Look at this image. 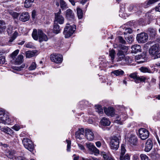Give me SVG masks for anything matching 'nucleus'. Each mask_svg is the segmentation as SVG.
<instances>
[{"label":"nucleus","mask_w":160,"mask_h":160,"mask_svg":"<svg viewBox=\"0 0 160 160\" xmlns=\"http://www.w3.org/2000/svg\"><path fill=\"white\" fill-rule=\"evenodd\" d=\"M23 55L22 54L19 55L15 61V64L16 65L21 64L23 62Z\"/></svg>","instance_id":"obj_23"},{"label":"nucleus","mask_w":160,"mask_h":160,"mask_svg":"<svg viewBox=\"0 0 160 160\" xmlns=\"http://www.w3.org/2000/svg\"><path fill=\"white\" fill-rule=\"evenodd\" d=\"M7 127H2L1 126H0V130H1L2 131H3L5 132H6V128Z\"/></svg>","instance_id":"obj_60"},{"label":"nucleus","mask_w":160,"mask_h":160,"mask_svg":"<svg viewBox=\"0 0 160 160\" xmlns=\"http://www.w3.org/2000/svg\"><path fill=\"white\" fill-rule=\"evenodd\" d=\"M75 135L76 138L78 139L79 140L82 139L83 137V136H81L80 134H79L78 132H76Z\"/></svg>","instance_id":"obj_50"},{"label":"nucleus","mask_w":160,"mask_h":160,"mask_svg":"<svg viewBox=\"0 0 160 160\" xmlns=\"http://www.w3.org/2000/svg\"><path fill=\"white\" fill-rule=\"evenodd\" d=\"M127 140L131 145H136L138 142L137 137L134 134H130L128 136Z\"/></svg>","instance_id":"obj_9"},{"label":"nucleus","mask_w":160,"mask_h":160,"mask_svg":"<svg viewBox=\"0 0 160 160\" xmlns=\"http://www.w3.org/2000/svg\"><path fill=\"white\" fill-rule=\"evenodd\" d=\"M66 141L67 144V151L69 152L70 151V150L71 141L68 140H66Z\"/></svg>","instance_id":"obj_46"},{"label":"nucleus","mask_w":160,"mask_h":160,"mask_svg":"<svg viewBox=\"0 0 160 160\" xmlns=\"http://www.w3.org/2000/svg\"><path fill=\"white\" fill-rule=\"evenodd\" d=\"M153 143L152 140L150 139H148L146 143V145L145 148V151L146 152H149L152 148Z\"/></svg>","instance_id":"obj_18"},{"label":"nucleus","mask_w":160,"mask_h":160,"mask_svg":"<svg viewBox=\"0 0 160 160\" xmlns=\"http://www.w3.org/2000/svg\"><path fill=\"white\" fill-rule=\"evenodd\" d=\"M15 152L12 150L6 149L5 150V155L9 158L13 159L14 158Z\"/></svg>","instance_id":"obj_15"},{"label":"nucleus","mask_w":160,"mask_h":160,"mask_svg":"<svg viewBox=\"0 0 160 160\" xmlns=\"http://www.w3.org/2000/svg\"><path fill=\"white\" fill-rule=\"evenodd\" d=\"M13 29L12 27L11 26H9L7 30V32L8 35H10L13 32Z\"/></svg>","instance_id":"obj_47"},{"label":"nucleus","mask_w":160,"mask_h":160,"mask_svg":"<svg viewBox=\"0 0 160 160\" xmlns=\"http://www.w3.org/2000/svg\"><path fill=\"white\" fill-rule=\"evenodd\" d=\"M95 144L97 147L99 148L101 146V143L100 141H97L95 142Z\"/></svg>","instance_id":"obj_58"},{"label":"nucleus","mask_w":160,"mask_h":160,"mask_svg":"<svg viewBox=\"0 0 160 160\" xmlns=\"http://www.w3.org/2000/svg\"><path fill=\"white\" fill-rule=\"evenodd\" d=\"M141 160H150L148 157L145 154H141L140 155Z\"/></svg>","instance_id":"obj_40"},{"label":"nucleus","mask_w":160,"mask_h":160,"mask_svg":"<svg viewBox=\"0 0 160 160\" xmlns=\"http://www.w3.org/2000/svg\"><path fill=\"white\" fill-rule=\"evenodd\" d=\"M36 52L34 51H27L26 52V58H30L36 55Z\"/></svg>","instance_id":"obj_26"},{"label":"nucleus","mask_w":160,"mask_h":160,"mask_svg":"<svg viewBox=\"0 0 160 160\" xmlns=\"http://www.w3.org/2000/svg\"><path fill=\"white\" fill-rule=\"evenodd\" d=\"M20 128V127L18 125H15L12 127V129L17 131H18Z\"/></svg>","instance_id":"obj_52"},{"label":"nucleus","mask_w":160,"mask_h":160,"mask_svg":"<svg viewBox=\"0 0 160 160\" xmlns=\"http://www.w3.org/2000/svg\"><path fill=\"white\" fill-rule=\"evenodd\" d=\"M119 139L116 136H114L111 138L109 142L110 148L113 150L116 151L119 147Z\"/></svg>","instance_id":"obj_4"},{"label":"nucleus","mask_w":160,"mask_h":160,"mask_svg":"<svg viewBox=\"0 0 160 160\" xmlns=\"http://www.w3.org/2000/svg\"><path fill=\"white\" fill-rule=\"evenodd\" d=\"M34 1V0H26L24 2V7L26 8L30 7Z\"/></svg>","instance_id":"obj_28"},{"label":"nucleus","mask_w":160,"mask_h":160,"mask_svg":"<svg viewBox=\"0 0 160 160\" xmlns=\"http://www.w3.org/2000/svg\"><path fill=\"white\" fill-rule=\"evenodd\" d=\"M131 52L133 53H137L141 52L142 49L141 46L138 44H135L131 47Z\"/></svg>","instance_id":"obj_19"},{"label":"nucleus","mask_w":160,"mask_h":160,"mask_svg":"<svg viewBox=\"0 0 160 160\" xmlns=\"http://www.w3.org/2000/svg\"><path fill=\"white\" fill-rule=\"evenodd\" d=\"M5 133L11 135L13 133V132L10 128L8 127L6 128V130Z\"/></svg>","instance_id":"obj_48"},{"label":"nucleus","mask_w":160,"mask_h":160,"mask_svg":"<svg viewBox=\"0 0 160 160\" xmlns=\"http://www.w3.org/2000/svg\"><path fill=\"white\" fill-rule=\"evenodd\" d=\"M115 117L116 119L114 121V122L120 124H122V122L124 120L122 119H125L127 118V116L125 114L121 115L120 116L116 115H115Z\"/></svg>","instance_id":"obj_16"},{"label":"nucleus","mask_w":160,"mask_h":160,"mask_svg":"<svg viewBox=\"0 0 160 160\" xmlns=\"http://www.w3.org/2000/svg\"><path fill=\"white\" fill-rule=\"evenodd\" d=\"M101 124L103 126H108L110 125L111 122L107 118H103L101 120Z\"/></svg>","instance_id":"obj_22"},{"label":"nucleus","mask_w":160,"mask_h":160,"mask_svg":"<svg viewBox=\"0 0 160 160\" xmlns=\"http://www.w3.org/2000/svg\"><path fill=\"white\" fill-rule=\"evenodd\" d=\"M22 142L26 149L31 152L33 151L34 148L33 144L30 139L24 138L22 140Z\"/></svg>","instance_id":"obj_6"},{"label":"nucleus","mask_w":160,"mask_h":160,"mask_svg":"<svg viewBox=\"0 0 160 160\" xmlns=\"http://www.w3.org/2000/svg\"><path fill=\"white\" fill-rule=\"evenodd\" d=\"M125 145L124 144H122L121 145V152L120 153V155H124L125 154L126 150L125 148Z\"/></svg>","instance_id":"obj_38"},{"label":"nucleus","mask_w":160,"mask_h":160,"mask_svg":"<svg viewBox=\"0 0 160 160\" xmlns=\"http://www.w3.org/2000/svg\"><path fill=\"white\" fill-rule=\"evenodd\" d=\"M0 123L4 124H9L10 123V119L5 111L0 109Z\"/></svg>","instance_id":"obj_5"},{"label":"nucleus","mask_w":160,"mask_h":160,"mask_svg":"<svg viewBox=\"0 0 160 160\" xmlns=\"http://www.w3.org/2000/svg\"><path fill=\"white\" fill-rule=\"evenodd\" d=\"M122 11L123 12V10H121L119 12V16L122 18H124L125 16V14H124L123 13H122Z\"/></svg>","instance_id":"obj_56"},{"label":"nucleus","mask_w":160,"mask_h":160,"mask_svg":"<svg viewBox=\"0 0 160 160\" xmlns=\"http://www.w3.org/2000/svg\"><path fill=\"white\" fill-rule=\"evenodd\" d=\"M32 36L35 40H37L39 39L40 42L47 41L48 39L47 36L40 29H38V32L36 29H34L32 34Z\"/></svg>","instance_id":"obj_2"},{"label":"nucleus","mask_w":160,"mask_h":160,"mask_svg":"<svg viewBox=\"0 0 160 160\" xmlns=\"http://www.w3.org/2000/svg\"><path fill=\"white\" fill-rule=\"evenodd\" d=\"M36 68V64L34 62L32 63L31 65L29 68V70H33L35 69Z\"/></svg>","instance_id":"obj_44"},{"label":"nucleus","mask_w":160,"mask_h":160,"mask_svg":"<svg viewBox=\"0 0 160 160\" xmlns=\"http://www.w3.org/2000/svg\"><path fill=\"white\" fill-rule=\"evenodd\" d=\"M78 146L79 147V148L80 149H81V150H83L84 149V147L82 145L80 144H78Z\"/></svg>","instance_id":"obj_64"},{"label":"nucleus","mask_w":160,"mask_h":160,"mask_svg":"<svg viewBox=\"0 0 160 160\" xmlns=\"http://www.w3.org/2000/svg\"><path fill=\"white\" fill-rule=\"evenodd\" d=\"M129 76L133 78L136 83H138L141 82H144L146 78L143 76L139 77L135 73H132Z\"/></svg>","instance_id":"obj_12"},{"label":"nucleus","mask_w":160,"mask_h":160,"mask_svg":"<svg viewBox=\"0 0 160 160\" xmlns=\"http://www.w3.org/2000/svg\"><path fill=\"white\" fill-rule=\"evenodd\" d=\"M15 39V38H13L12 37H11L9 40L8 42L9 43V44H11V42H12Z\"/></svg>","instance_id":"obj_63"},{"label":"nucleus","mask_w":160,"mask_h":160,"mask_svg":"<svg viewBox=\"0 0 160 160\" xmlns=\"http://www.w3.org/2000/svg\"><path fill=\"white\" fill-rule=\"evenodd\" d=\"M155 11L160 12V3L158 4V5L156 7Z\"/></svg>","instance_id":"obj_59"},{"label":"nucleus","mask_w":160,"mask_h":160,"mask_svg":"<svg viewBox=\"0 0 160 160\" xmlns=\"http://www.w3.org/2000/svg\"><path fill=\"white\" fill-rule=\"evenodd\" d=\"M58 21H54L53 25V32L54 33L58 34L60 32L61 29H60L59 26L57 24Z\"/></svg>","instance_id":"obj_20"},{"label":"nucleus","mask_w":160,"mask_h":160,"mask_svg":"<svg viewBox=\"0 0 160 160\" xmlns=\"http://www.w3.org/2000/svg\"><path fill=\"white\" fill-rule=\"evenodd\" d=\"M19 52V50L18 49H17L13 52L11 54V57L13 59L15 58V57L18 55Z\"/></svg>","instance_id":"obj_42"},{"label":"nucleus","mask_w":160,"mask_h":160,"mask_svg":"<svg viewBox=\"0 0 160 160\" xmlns=\"http://www.w3.org/2000/svg\"><path fill=\"white\" fill-rule=\"evenodd\" d=\"M102 155L105 160H114L112 158L108 156L105 152L102 154Z\"/></svg>","instance_id":"obj_41"},{"label":"nucleus","mask_w":160,"mask_h":160,"mask_svg":"<svg viewBox=\"0 0 160 160\" xmlns=\"http://www.w3.org/2000/svg\"><path fill=\"white\" fill-rule=\"evenodd\" d=\"M138 132L139 136L142 140H145L149 136V132L145 128H140L138 130Z\"/></svg>","instance_id":"obj_10"},{"label":"nucleus","mask_w":160,"mask_h":160,"mask_svg":"<svg viewBox=\"0 0 160 160\" xmlns=\"http://www.w3.org/2000/svg\"><path fill=\"white\" fill-rule=\"evenodd\" d=\"M11 15L13 17V18L15 19L18 17V14L17 12H14Z\"/></svg>","instance_id":"obj_54"},{"label":"nucleus","mask_w":160,"mask_h":160,"mask_svg":"<svg viewBox=\"0 0 160 160\" xmlns=\"http://www.w3.org/2000/svg\"><path fill=\"white\" fill-rule=\"evenodd\" d=\"M66 17L68 19H73L74 18V15L72 11L70 9H68L65 12Z\"/></svg>","instance_id":"obj_21"},{"label":"nucleus","mask_w":160,"mask_h":160,"mask_svg":"<svg viewBox=\"0 0 160 160\" xmlns=\"http://www.w3.org/2000/svg\"><path fill=\"white\" fill-rule=\"evenodd\" d=\"M87 147L90 151L94 153L95 154H99V150L96 147L93 143H90L87 144Z\"/></svg>","instance_id":"obj_13"},{"label":"nucleus","mask_w":160,"mask_h":160,"mask_svg":"<svg viewBox=\"0 0 160 160\" xmlns=\"http://www.w3.org/2000/svg\"><path fill=\"white\" fill-rule=\"evenodd\" d=\"M5 58L4 57H0V64H3L5 62Z\"/></svg>","instance_id":"obj_53"},{"label":"nucleus","mask_w":160,"mask_h":160,"mask_svg":"<svg viewBox=\"0 0 160 160\" xmlns=\"http://www.w3.org/2000/svg\"><path fill=\"white\" fill-rule=\"evenodd\" d=\"M25 45L27 48H31L32 46V45L31 43V42H29L28 43L25 44Z\"/></svg>","instance_id":"obj_61"},{"label":"nucleus","mask_w":160,"mask_h":160,"mask_svg":"<svg viewBox=\"0 0 160 160\" xmlns=\"http://www.w3.org/2000/svg\"><path fill=\"white\" fill-rule=\"evenodd\" d=\"M112 73H113L117 76H118L123 74L124 72L121 70L119 69L114 70L112 72Z\"/></svg>","instance_id":"obj_34"},{"label":"nucleus","mask_w":160,"mask_h":160,"mask_svg":"<svg viewBox=\"0 0 160 160\" xmlns=\"http://www.w3.org/2000/svg\"><path fill=\"white\" fill-rule=\"evenodd\" d=\"M36 12L35 10H33L32 12V16L33 19H35L36 15Z\"/></svg>","instance_id":"obj_57"},{"label":"nucleus","mask_w":160,"mask_h":160,"mask_svg":"<svg viewBox=\"0 0 160 160\" xmlns=\"http://www.w3.org/2000/svg\"><path fill=\"white\" fill-rule=\"evenodd\" d=\"M3 21H0V33L3 32L6 28Z\"/></svg>","instance_id":"obj_32"},{"label":"nucleus","mask_w":160,"mask_h":160,"mask_svg":"<svg viewBox=\"0 0 160 160\" xmlns=\"http://www.w3.org/2000/svg\"><path fill=\"white\" fill-rule=\"evenodd\" d=\"M148 31L151 37L152 38L155 37L156 34V31L155 29L150 28L148 29Z\"/></svg>","instance_id":"obj_27"},{"label":"nucleus","mask_w":160,"mask_h":160,"mask_svg":"<svg viewBox=\"0 0 160 160\" xmlns=\"http://www.w3.org/2000/svg\"><path fill=\"white\" fill-rule=\"evenodd\" d=\"M95 109L96 111L98 112L99 114H102L103 113V109L101 106L100 105H95Z\"/></svg>","instance_id":"obj_33"},{"label":"nucleus","mask_w":160,"mask_h":160,"mask_svg":"<svg viewBox=\"0 0 160 160\" xmlns=\"http://www.w3.org/2000/svg\"><path fill=\"white\" fill-rule=\"evenodd\" d=\"M76 132H78L79 134H80L81 136H84V129L83 128L79 129Z\"/></svg>","instance_id":"obj_51"},{"label":"nucleus","mask_w":160,"mask_h":160,"mask_svg":"<svg viewBox=\"0 0 160 160\" xmlns=\"http://www.w3.org/2000/svg\"><path fill=\"white\" fill-rule=\"evenodd\" d=\"M76 29V26L74 24L70 25L67 24L64 28L63 32V34L65 38H68L74 33Z\"/></svg>","instance_id":"obj_3"},{"label":"nucleus","mask_w":160,"mask_h":160,"mask_svg":"<svg viewBox=\"0 0 160 160\" xmlns=\"http://www.w3.org/2000/svg\"><path fill=\"white\" fill-rule=\"evenodd\" d=\"M104 110L105 114L108 116L112 117L114 114V108L112 107H109L108 108H105Z\"/></svg>","instance_id":"obj_17"},{"label":"nucleus","mask_w":160,"mask_h":160,"mask_svg":"<svg viewBox=\"0 0 160 160\" xmlns=\"http://www.w3.org/2000/svg\"><path fill=\"white\" fill-rule=\"evenodd\" d=\"M136 39L139 43H144L148 41V36L146 33L142 32L137 35Z\"/></svg>","instance_id":"obj_8"},{"label":"nucleus","mask_w":160,"mask_h":160,"mask_svg":"<svg viewBox=\"0 0 160 160\" xmlns=\"http://www.w3.org/2000/svg\"><path fill=\"white\" fill-rule=\"evenodd\" d=\"M160 51V47L158 44H155L152 46L149 50V53L150 55L155 57L156 58L157 55Z\"/></svg>","instance_id":"obj_7"},{"label":"nucleus","mask_w":160,"mask_h":160,"mask_svg":"<svg viewBox=\"0 0 160 160\" xmlns=\"http://www.w3.org/2000/svg\"><path fill=\"white\" fill-rule=\"evenodd\" d=\"M158 0H148L146 3L147 6L146 7H148V6L152 4L157 2Z\"/></svg>","instance_id":"obj_43"},{"label":"nucleus","mask_w":160,"mask_h":160,"mask_svg":"<svg viewBox=\"0 0 160 160\" xmlns=\"http://www.w3.org/2000/svg\"><path fill=\"white\" fill-rule=\"evenodd\" d=\"M117 39L118 40L119 42L122 44H125L126 41L124 40L123 38L121 36H118Z\"/></svg>","instance_id":"obj_45"},{"label":"nucleus","mask_w":160,"mask_h":160,"mask_svg":"<svg viewBox=\"0 0 160 160\" xmlns=\"http://www.w3.org/2000/svg\"><path fill=\"white\" fill-rule=\"evenodd\" d=\"M14 158L16 160H25L26 159L24 157L21 156H15Z\"/></svg>","instance_id":"obj_49"},{"label":"nucleus","mask_w":160,"mask_h":160,"mask_svg":"<svg viewBox=\"0 0 160 160\" xmlns=\"http://www.w3.org/2000/svg\"><path fill=\"white\" fill-rule=\"evenodd\" d=\"M146 17H147L148 19H151L152 18L153 16L151 15L150 12H148L146 14Z\"/></svg>","instance_id":"obj_55"},{"label":"nucleus","mask_w":160,"mask_h":160,"mask_svg":"<svg viewBox=\"0 0 160 160\" xmlns=\"http://www.w3.org/2000/svg\"><path fill=\"white\" fill-rule=\"evenodd\" d=\"M76 10L78 18L79 19H82L83 16L82 10L79 7H77Z\"/></svg>","instance_id":"obj_29"},{"label":"nucleus","mask_w":160,"mask_h":160,"mask_svg":"<svg viewBox=\"0 0 160 160\" xmlns=\"http://www.w3.org/2000/svg\"><path fill=\"white\" fill-rule=\"evenodd\" d=\"M120 160H130V158L129 155L127 154L125 155H120Z\"/></svg>","instance_id":"obj_36"},{"label":"nucleus","mask_w":160,"mask_h":160,"mask_svg":"<svg viewBox=\"0 0 160 160\" xmlns=\"http://www.w3.org/2000/svg\"><path fill=\"white\" fill-rule=\"evenodd\" d=\"M18 32L17 31H14V32L13 33L12 37L13 38H15V39L18 36Z\"/></svg>","instance_id":"obj_62"},{"label":"nucleus","mask_w":160,"mask_h":160,"mask_svg":"<svg viewBox=\"0 0 160 160\" xmlns=\"http://www.w3.org/2000/svg\"><path fill=\"white\" fill-rule=\"evenodd\" d=\"M151 157L153 160H157L159 158L160 155L156 152H153L151 154Z\"/></svg>","instance_id":"obj_30"},{"label":"nucleus","mask_w":160,"mask_h":160,"mask_svg":"<svg viewBox=\"0 0 160 160\" xmlns=\"http://www.w3.org/2000/svg\"><path fill=\"white\" fill-rule=\"evenodd\" d=\"M125 38L127 42L130 43H131L133 40L132 36L131 35H128L127 37L126 36Z\"/></svg>","instance_id":"obj_39"},{"label":"nucleus","mask_w":160,"mask_h":160,"mask_svg":"<svg viewBox=\"0 0 160 160\" xmlns=\"http://www.w3.org/2000/svg\"><path fill=\"white\" fill-rule=\"evenodd\" d=\"M85 136L87 139L89 141H92L94 138V135L91 130L88 129H86Z\"/></svg>","instance_id":"obj_14"},{"label":"nucleus","mask_w":160,"mask_h":160,"mask_svg":"<svg viewBox=\"0 0 160 160\" xmlns=\"http://www.w3.org/2000/svg\"><path fill=\"white\" fill-rule=\"evenodd\" d=\"M116 53L114 50L112 49L109 51V55L111 57V60L112 61L114 59Z\"/></svg>","instance_id":"obj_37"},{"label":"nucleus","mask_w":160,"mask_h":160,"mask_svg":"<svg viewBox=\"0 0 160 160\" xmlns=\"http://www.w3.org/2000/svg\"><path fill=\"white\" fill-rule=\"evenodd\" d=\"M60 3L62 10H63L68 8L66 3L63 0H60Z\"/></svg>","instance_id":"obj_31"},{"label":"nucleus","mask_w":160,"mask_h":160,"mask_svg":"<svg viewBox=\"0 0 160 160\" xmlns=\"http://www.w3.org/2000/svg\"><path fill=\"white\" fill-rule=\"evenodd\" d=\"M61 11L60 9H59L58 12L55 13V20H63L64 18L61 15Z\"/></svg>","instance_id":"obj_24"},{"label":"nucleus","mask_w":160,"mask_h":160,"mask_svg":"<svg viewBox=\"0 0 160 160\" xmlns=\"http://www.w3.org/2000/svg\"><path fill=\"white\" fill-rule=\"evenodd\" d=\"M140 70L141 72L144 73H150L151 72L150 70L148 68L145 67H141L140 68Z\"/></svg>","instance_id":"obj_35"},{"label":"nucleus","mask_w":160,"mask_h":160,"mask_svg":"<svg viewBox=\"0 0 160 160\" xmlns=\"http://www.w3.org/2000/svg\"><path fill=\"white\" fill-rule=\"evenodd\" d=\"M29 18V15L27 12L22 13L20 16V19L21 20H28Z\"/></svg>","instance_id":"obj_25"},{"label":"nucleus","mask_w":160,"mask_h":160,"mask_svg":"<svg viewBox=\"0 0 160 160\" xmlns=\"http://www.w3.org/2000/svg\"><path fill=\"white\" fill-rule=\"evenodd\" d=\"M51 60L57 63H61L62 60V55L59 54H54L50 56Z\"/></svg>","instance_id":"obj_11"},{"label":"nucleus","mask_w":160,"mask_h":160,"mask_svg":"<svg viewBox=\"0 0 160 160\" xmlns=\"http://www.w3.org/2000/svg\"><path fill=\"white\" fill-rule=\"evenodd\" d=\"M122 49L123 50L125 49V51H123L122 50H119L117 54V61L118 62L121 61L120 64L123 65L125 64H128L129 62L128 61V58L126 57L125 55V52L127 51L128 50V47L123 46L122 47Z\"/></svg>","instance_id":"obj_1"}]
</instances>
